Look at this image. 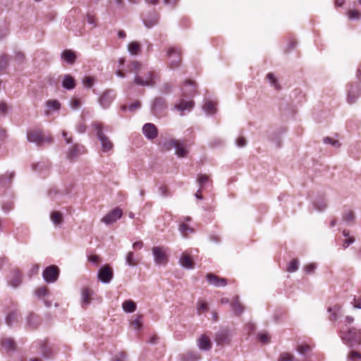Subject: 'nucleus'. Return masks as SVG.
<instances>
[{"label":"nucleus","mask_w":361,"mask_h":361,"mask_svg":"<svg viewBox=\"0 0 361 361\" xmlns=\"http://www.w3.org/2000/svg\"><path fill=\"white\" fill-rule=\"evenodd\" d=\"M340 337L350 348L361 345V329L356 327L344 328L340 331Z\"/></svg>","instance_id":"nucleus-1"},{"label":"nucleus","mask_w":361,"mask_h":361,"mask_svg":"<svg viewBox=\"0 0 361 361\" xmlns=\"http://www.w3.org/2000/svg\"><path fill=\"white\" fill-rule=\"evenodd\" d=\"M92 126L96 132L97 138L101 142L102 151L104 152H108L109 151L111 150L114 147V144L109 140V138L104 134V124L102 123L95 122L93 123Z\"/></svg>","instance_id":"nucleus-2"},{"label":"nucleus","mask_w":361,"mask_h":361,"mask_svg":"<svg viewBox=\"0 0 361 361\" xmlns=\"http://www.w3.org/2000/svg\"><path fill=\"white\" fill-rule=\"evenodd\" d=\"M27 138L29 142L36 143L38 146H41L44 143L51 144L52 142V138L50 136H45L39 130L27 132Z\"/></svg>","instance_id":"nucleus-3"},{"label":"nucleus","mask_w":361,"mask_h":361,"mask_svg":"<svg viewBox=\"0 0 361 361\" xmlns=\"http://www.w3.org/2000/svg\"><path fill=\"white\" fill-rule=\"evenodd\" d=\"M167 109L166 100L162 97H157L152 102L151 112L156 117H161L164 115Z\"/></svg>","instance_id":"nucleus-4"},{"label":"nucleus","mask_w":361,"mask_h":361,"mask_svg":"<svg viewBox=\"0 0 361 361\" xmlns=\"http://www.w3.org/2000/svg\"><path fill=\"white\" fill-rule=\"evenodd\" d=\"M231 338V331L228 328H222L216 333L214 341L217 345L224 346L230 344Z\"/></svg>","instance_id":"nucleus-5"},{"label":"nucleus","mask_w":361,"mask_h":361,"mask_svg":"<svg viewBox=\"0 0 361 361\" xmlns=\"http://www.w3.org/2000/svg\"><path fill=\"white\" fill-rule=\"evenodd\" d=\"M348 97L349 104H353L361 96V85L357 82L348 83L347 85Z\"/></svg>","instance_id":"nucleus-6"},{"label":"nucleus","mask_w":361,"mask_h":361,"mask_svg":"<svg viewBox=\"0 0 361 361\" xmlns=\"http://www.w3.org/2000/svg\"><path fill=\"white\" fill-rule=\"evenodd\" d=\"M197 92L196 83L190 80H185L181 87L180 97L188 99H192Z\"/></svg>","instance_id":"nucleus-7"},{"label":"nucleus","mask_w":361,"mask_h":361,"mask_svg":"<svg viewBox=\"0 0 361 361\" xmlns=\"http://www.w3.org/2000/svg\"><path fill=\"white\" fill-rule=\"evenodd\" d=\"M59 267L55 265L47 267L42 272L43 279L48 283H54L59 278Z\"/></svg>","instance_id":"nucleus-8"},{"label":"nucleus","mask_w":361,"mask_h":361,"mask_svg":"<svg viewBox=\"0 0 361 361\" xmlns=\"http://www.w3.org/2000/svg\"><path fill=\"white\" fill-rule=\"evenodd\" d=\"M195 103L192 99H188L180 97L178 102L174 104V109L178 111L180 116H183L185 114V111H191Z\"/></svg>","instance_id":"nucleus-9"},{"label":"nucleus","mask_w":361,"mask_h":361,"mask_svg":"<svg viewBox=\"0 0 361 361\" xmlns=\"http://www.w3.org/2000/svg\"><path fill=\"white\" fill-rule=\"evenodd\" d=\"M116 96V94L114 90L108 89L99 97L98 102L103 109H106L111 106Z\"/></svg>","instance_id":"nucleus-10"},{"label":"nucleus","mask_w":361,"mask_h":361,"mask_svg":"<svg viewBox=\"0 0 361 361\" xmlns=\"http://www.w3.org/2000/svg\"><path fill=\"white\" fill-rule=\"evenodd\" d=\"M167 56L170 59L169 67L171 69L178 68L181 62V56L180 52L174 47H171L167 51Z\"/></svg>","instance_id":"nucleus-11"},{"label":"nucleus","mask_w":361,"mask_h":361,"mask_svg":"<svg viewBox=\"0 0 361 361\" xmlns=\"http://www.w3.org/2000/svg\"><path fill=\"white\" fill-rule=\"evenodd\" d=\"M152 251L155 264L158 265H166L167 264L168 257L163 247H153Z\"/></svg>","instance_id":"nucleus-12"},{"label":"nucleus","mask_w":361,"mask_h":361,"mask_svg":"<svg viewBox=\"0 0 361 361\" xmlns=\"http://www.w3.org/2000/svg\"><path fill=\"white\" fill-rule=\"evenodd\" d=\"M113 276V269L106 264L102 266L97 273L98 279L104 283H109L112 280Z\"/></svg>","instance_id":"nucleus-13"},{"label":"nucleus","mask_w":361,"mask_h":361,"mask_svg":"<svg viewBox=\"0 0 361 361\" xmlns=\"http://www.w3.org/2000/svg\"><path fill=\"white\" fill-rule=\"evenodd\" d=\"M141 18L145 26L147 28L150 29L158 24L159 20V15L154 11L148 13L145 16L142 15Z\"/></svg>","instance_id":"nucleus-14"},{"label":"nucleus","mask_w":361,"mask_h":361,"mask_svg":"<svg viewBox=\"0 0 361 361\" xmlns=\"http://www.w3.org/2000/svg\"><path fill=\"white\" fill-rule=\"evenodd\" d=\"M33 347L39 348L42 355L47 359L53 357V351L49 346L47 340H38L33 343Z\"/></svg>","instance_id":"nucleus-15"},{"label":"nucleus","mask_w":361,"mask_h":361,"mask_svg":"<svg viewBox=\"0 0 361 361\" xmlns=\"http://www.w3.org/2000/svg\"><path fill=\"white\" fill-rule=\"evenodd\" d=\"M123 215V211L121 209L116 207L106 214L102 219V222L109 225L118 219H121Z\"/></svg>","instance_id":"nucleus-16"},{"label":"nucleus","mask_w":361,"mask_h":361,"mask_svg":"<svg viewBox=\"0 0 361 361\" xmlns=\"http://www.w3.org/2000/svg\"><path fill=\"white\" fill-rule=\"evenodd\" d=\"M142 133L148 140H154L158 136V130L152 123H147L142 127Z\"/></svg>","instance_id":"nucleus-17"},{"label":"nucleus","mask_w":361,"mask_h":361,"mask_svg":"<svg viewBox=\"0 0 361 361\" xmlns=\"http://www.w3.org/2000/svg\"><path fill=\"white\" fill-rule=\"evenodd\" d=\"M207 281L211 285L216 287H224L227 285V280L225 278H221L214 274L209 273L206 276Z\"/></svg>","instance_id":"nucleus-18"},{"label":"nucleus","mask_w":361,"mask_h":361,"mask_svg":"<svg viewBox=\"0 0 361 361\" xmlns=\"http://www.w3.org/2000/svg\"><path fill=\"white\" fill-rule=\"evenodd\" d=\"M145 78V80H143L141 77L136 75L134 82L142 86H153L154 85V74L152 71L148 72Z\"/></svg>","instance_id":"nucleus-19"},{"label":"nucleus","mask_w":361,"mask_h":361,"mask_svg":"<svg viewBox=\"0 0 361 361\" xmlns=\"http://www.w3.org/2000/svg\"><path fill=\"white\" fill-rule=\"evenodd\" d=\"M84 146L79 144H75L69 149V152L67 153L66 157L71 161H73L78 156H80L81 154L84 152Z\"/></svg>","instance_id":"nucleus-20"},{"label":"nucleus","mask_w":361,"mask_h":361,"mask_svg":"<svg viewBox=\"0 0 361 361\" xmlns=\"http://www.w3.org/2000/svg\"><path fill=\"white\" fill-rule=\"evenodd\" d=\"M50 168V163L48 160H42L32 164V170L41 174H46Z\"/></svg>","instance_id":"nucleus-21"},{"label":"nucleus","mask_w":361,"mask_h":361,"mask_svg":"<svg viewBox=\"0 0 361 361\" xmlns=\"http://www.w3.org/2000/svg\"><path fill=\"white\" fill-rule=\"evenodd\" d=\"M61 85L65 90H73L76 85L75 80L72 75L69 74L63 75Z\"/></svg>","instance_id":"nucleus-22"},{"label":"nucleus","mask_w":361,"mask_h":361,"mask_svg":"<svg viewBox=\"0 0 361 361\" xmlns=\"http://www.w3.org/2000/svg\"><path fill=\"white\" fill-rule=\"evenodd\" d=\"M40 323L39 317L34 313H30L27 317V326L31 329H37Z\"/></svg>","instance_id":"nucleus-23"},{"label":"nucleus","mask_w":361,"mask_h":361,"mask_svg":"<svg viewBox=\"0 0 361 361\" xmlns=\"http://www.w3.org/2000/svg\"><path fill=\"white\" fill-rule=\"evenodd\" d=\"M197 346L201 350L208 351L212 348V343L209 337L202 335L197 341Z\"/></svg>","instance_id":"nucleus-24"},{"label":"nucleus","mask_w":361,"mask_h":361,"mask_svg":"<svg viewBox=\"0 0 361 361\" xmlns=\"http://www.w3.org/2000/svg\"><path fill=\"white\" fill-rule=\"evenodd\" d=\"M231 308L236 316H240L244 312V307L240 303L238 296H235L231 304Z\"/></svg>","instance_id":"nucleus-25"},{"label":"nucleus","mask_w":361,"mask_h":361,"mask_svg":"<svg viewBox=\"0 0 361 361\" xmlns=\"http://www.w3.org/2000/svg\"><path fill=\"white\" fill-rule=\"evenodd\" d=\"M61 59L68 64H73L76 60L75 53L71 49H65L61 54Z\"/></svg>","instance_id":"nucleus-26"},{"label":"nucleus","mask_w":361,"mask_h":361,"mask_svg":"<svg viewBox=\"0 0 361 361\" xmlns=\"http://www.w3.org/2000/svg\"><path fill=\"white\" fill-rule=\"evenodd\" d=\"M22 282V274L18 270H13L12 272V277L9 281V284L16 288L20 285Z\"/></svg>","instance_id":"nucleus-27"},{"label":"nucleus","mask_w":361,"mask_h":361,"mask_svg":"<svg viewBox=\"0 0 361 361\" xmlns=\"http://www.w3.org/2000/svg\"><path fill=\"white\" fill-rule=\"evenodd\" d=\"M92 291L87 288H84L81 290V298H82V306L83 307H86L91 302V295Z\"/></svg>","instance_id":"nucleus-28"},{"label":"nucleus","mask_w":361,"mask_h":361,"mask_svg":"<svg viewBox=\"0 0 361 361\" xmlns=\"http://www.w3.org/2000/svg\"><path fill=\"white\" fill-rule=\"evenodd\" d=\"M10 56L4 54L0 56V75L6 73V70L9 66Z\"/></svg>","instance_id":"nucleus-29"},{"label":"nucleus","mask_w":361,"mask_h":361,"mask_svg":"<svg viewBox=\"0 0 361 361\" xmlns=\"http://www.w3.org/2000/svg\"><path fill=\"white\" fill-rule=\"evenodd\" d=\"M182 361H198L200 359V355L197 352L188 351L180 355Z\"/></svg>","instance_id":"nucleus-30"},{"label":"nucleus","mask_w":361,"mask_h":361,"mask_svg":"<svg viewBox=\"0 0 361 361\" xmlns=\"http://www.w3.org/2000/svg\"><path fill=\"white\" fill-rule=\"evenodd\" d=\"M176 154L179 157H185L188 154V150L185 147V142L178 140V144L175 145Z\"/></svg>","instance_id":"nucleus-31"},{"label":"nucleus","mask_w":361,"mask_h":361,"mask_svg":"<svg viewBox=\"0 0 361 361\" xmlns=\"http://www.w3.org/2000/svg\"><path fill=\"white\" fill-rule=\"evenodd\" d=\"M180 265L186 269H192L194 268V263L190 257L186 255H182L180 258Z\"/></svg>","instance_id":"nucleus-32"},{"label":"nucleus","mask_w":361,"mask_h":361,"mask_svg":"<svg viewBox=\"0 0 361 361\" xmlns=\"http://www.w3.org/2000/svg\"><path fill=\"white\" fill-rule=\"evenodd\" d=\"M122 307L124 312L131 313L136 310V303L131 300H125L122 304Z\"/></svg>","instance_id":"nucleus-33"},{"label":"nucleus","mask_w":361,"mask_h":361,"mask_svg":"<svg viewBox=\"0 0 361 361\" xmlns=\"http://www.w3.org/2000/svg\"><path fill=\"white\" fill-rule=\"evenodd\" d=\"M50 219L55 226H61L63 221V214L60 212L54 211L50 214Z\"/></svg>","instance_id":"nucleus-34"},{"label":"nucleus","mask_w":361,"mask_h":361,"mask_svg":"<svg viewBox=\"0 0 361 361\" xmlns=\"http://www.w3.org/2000/svg\"><path fill=\"white\" fill-rule=\"evenodd\" d=\"M13 60L17 66H21L26 61V57L23 52L20 51H15Z\"/></svg>","instance_id":"nucleus-35"},{"label":"nucleus","mask_w":361,"mask_h":361,"mask_svg":"<svg viewBox=\"0 0 361 361\" xmlns=\"http://www.w3.org/2000/svg\"><path fill=\"white\" fill-rule=\"evenodd\" d=\"M18 319V312L17 310L11 311L6 317V324L11 326L13 323L17 322Z\"/></svg>","instance_id":"nucleus-36"},{"label":"nucleus","mask_w":361,"mask_h":361,"mask_svg":"<svg viewBox=\"0 0 361 361\" xmlns=\"http://www.w3.org/2000/svg\"><path fill=\"white\" fill-rule=\"evenodd\" d=\"M128 50L131 55H137L141 51L140 44L137 42H132L128 45Z\"/></svg>","instance_id":"nucleus-37"},{"label":"nucleus","mask_w":361,"mask_h":361,"mask_svg":"<svg viewBox=\"0 0 361 361\" xmlns=\"http://www.w3.org/2000/svg\"><path fill=\"white\" fill-rule=\"evenodd\" d=\"M174 85L173 83L166 82L162 84L160 87V93L162 94H169L173 92Z\"/></svg>","instance_id":"nucleus-38"},{"label":"nucleus","mask_w":361,"mask_h":361,"mask_svg":"<svg viewBox=\"0 0 361 361\" xmlns=\"http://www.w3.org/2000/svg\"><path fill=\"white\" fill-rule=\"evenodd\" d=\"M341 306L334 305V307H329L328 312L331 313V316L329 317V319L332 322H334L338 317V313L341 310Z\"/></svg>","instance_id":"nucleus-39"},{"label":"nucleus","mask_w":361,"mask_h":361,"mask_svg":"<svg viewBox=\"0 0 361 361\" xmlns=\"http://www.w3.org/2000/svg\"><path fill=\"white\" fill-rule=\"evenodd\" d=\"M203 109L207 114H214L216 112L214 104L210 100L205 102Z\"/></svg>","instance_id":"nucleus-40"},{"label":"nucleus","mask_w":361,"mask_h":361,"mask_svg":"<svg viewBox=\"0 0 361 361\" xmlns=\"http://www.w3.org/2000/svg\"><path fill=\"white\" fill-rule=\"evenodd\" d=\"M2 345L6 350H15L16 348V343L13 338H6L2 341Z\"/></svg>","instance_id":"nucleus-41"},{"label":"nucleus","mask_w":361,"mask_h":361,"mask_svg":"<svg viewBox=\"0 0 361 361\" xmlns=\"http://www.w3.org/2000/svg\"><path fill=\"white\" fill-rule=\"evenodd\" d=\"M126 262L130 267H135L137 264V261L134 257L133 252H128L126 257Z\"/></svg>","instance_id":"nucleus-42"},{"label":"nucleus","mask_w":361,"mask_h":361,"mask_svg":"<svg viewBox=\"0 0 361 361\" xmlns=\"http://www.w3.org/2000/svg\"><path fill=\"white\" fill-rule=\"evenodd\" d=\"M267 78L269 81L271 86L277 90L280 89V85H279L277 79L273 73H269L267 75Z\"/></svg>","instance_id":"nucleus-43"},{"label":"nucleus","mask_w":361,"mask_h":361,"mask_svg":"<svg viewBox=\"0 0 361 361\" xmlns=\"http://www.w3.org/2000/svg\"><path fill=\"white\" fill-rule=\"evenodd\" d=\"M35 293L38 298H42L49 294V290L46 286H41L35 290Z\"/></svg>","instance_id":"nucleus-44"},{"label":"nucleus","mask_w":361,"mask_h":361,"mask_svg":"<svg viewBox=\"0 0 361 361\" xmlns=\"http://www.w3.org/2000/svg\"><path fill=\"white\" fill-rule=\"evenodd\" d=\"M47 106L49 109L57 111L60 109L61 104L59 101L52 99L47 102Z\"/></svg>","instance_id":"nucleus-45"},{"label":"nucleus","mask_w":361,"mask_h":361,"mask_svg":"<svg viewBox=\"0 0 361 361\" xmlns=\"http://www.w3.org/2000/svg\"><path fill=\"white\" fill-rule=\"evenodd\" d=\"M323 142L325 144L331 145L332 147H334L335 148H338L341 146V144L338 142V140H335V139H334L332 137H324Z\"/></svg>","instance_id":"nucleus-46"},{"label":"nucleus","mask_w":361,"mask_h":361,"mask_svg":"<svg viewBox=\"0 0 361 361\" xmlns=\"http://www.w3.org/2000/svg\"><path fill=\"white\" fill-rule=\"evenodd\" d=\"M299 261L298 259H293L288 264L286 270L288 272H295L298 269Z\"/></svg>","instance_id":"nucleus-47"},{"label":"nucleus","mask_w":361,"mask_h":361,"mask_svg":"<svg viewBox=\"0 0 361 361\" xmlns=\"http://www.w3.org/2000/svg\"><path fill=\"white\" fill-rule=\"evenodd\" d=\"M95 82V78L92 76H86L82 79V84L86 88H91Z\"/></svg>","instance_id":"nucleus-48"},{"label":"nucleus","mask_w":361,"mask_h":361,"mask_svg":"<svg viewBox=\"0 0 361 361\" xmlns=\"http://www.w3.org/2000/svg\"><path fill=\"white\" fill-rule=\"evenodd\" d=\"M179 231L183 236H187L188 232L192 233L194 230L186 224H180Z\"/></svg>","instance_id":"nucleus-49"},{"label":"nucleus","mask_w":361,"mask_h":361,"mask_svg":"<svg viewBox=\"0 0 361 361\" xmlns=\"http://www.w3.org/2000/svg\"><path fill=\"white\" fill-rule=\"evenodd\" d=\"M15 177L16 173L14 171H6L0 176V180H11L12 179L15 178Z\"/></svg>","instance_id":"nucleus-50"},{"label":"nucleus","mask_w":361,"mask_h":361,"mask_svg":"<svg viewBox=\"0 0 361 361\" xmlns=\"http://www.w3.org/2000/svg\"><path fill=\"white\" fill-rule=\"evenodd\" d=\"M355 214L353 211H349L343 214V220L347 224L353 223L355 221Z\"/></svg>","instance_id":"nucleus-51"},{"label":"nucleus","mask_w":361,"mask_h":361,"mask_svg":"<svg viewBox=\"0 0 361 361\" xmlns=\"http://www.w3.org/2000/svg\"><path fill=\"white\" fill-rule=\"evenodd\" d=\"M297 350L301 355L305 357L306 354L311 350V348L307 344H302L298 346Z\"/></svg>","instance_id":"nucleus-52"},{"label":"nucleus","mask_w":361,"mask_h":361,"mask_svg":"<svg viewBox=\"0 0 361 361\" xmlns=\"http://www.w3.org/2000/svg\"><path fill=\"white\" fill-rule=\"evenodd\" d=\"M178 144V140L170 139L166 140L163 143V147L166 150H170L172 148H174L175 145Z\"/></svg>","instance_id":"nucleus-53"},{"label":"nucleus","mask_w":361,"mask_h":361,"mask_svg":"<svg viewBox=\"0 0 361 361\" xmlns=\"http://www.w3.org/2000/svg\"><path fill=\"white\" fill-rule=\"evenodd\" d=\"M142 319V315L139 314V315H137L136 318L132 322V324L134 326V328L138 331L140 330L142 327V321H141Z\"/></svg>","instance_id":"nucleus-54"},{"label":"nucleus","mask_w":361,"mask_h":361,"mask_svg":"<svg viewBox=\"0 0 361 361\" xmlns=\"http://www.w3.org/2000/svg\"><path fill=\"white\" fill-rule=\"evenodd\" d=\"M199 183V190L195 193V197L198 200H202L203 197L201 192L204 190V188L209 182H198Z\"/></svg>","instance_id":"nucleus-55"},{"label":"nucleus","mask_w":361,"mask_h":361,"mask_svg":"<svg viewBox=\"0 0 361 361\" xmlns=\"http://www.w3.org/2000/svg\"><path fill=\"white\" fill-rule=\"evenodd\" d=\"M142 64L138 61H133L129 66L130 71H133L137 75L138 71L140 69Z\"/></svg>","instance_id":"nucleus-56"},{"label":"nucleus","mask_w":361,"mask_h":361,"mask_svg":"<svg viewBox=\"0 0 361 361\" xmlns=\"http://www.w3.org/2000/svg\"><path fill=\"white\" fill-rule=\"evenodd\" d=\"M348 359L350 361L361 360V353L355 350L350 351L348 354Z\"/></svg>","instance_id":"nucleus-57"},{"label":"nucleus","mask_w":361,"mask_h":361,"mask_svg":"<svg viewBox=\"0 0 361 361\" xmlns=\"http://www.w3.org/2000/svg\"><path fill=\"white\" fill-rule=\"evenodd\" d=\"M314 206L318 211H324L326 207V203L324 200H318L314 203Z\"/></svg>","instance_id":"nucleus-58"},{"label":"nucleus","mask_w":361,"mask_h":361,"mask_svg":"<svg viewBox=\"0 0 361 361\" xmlns=\"http://www.w3.org/2000/svg\"><path fill=\"white\" fill-rule=\"evenodd\" d=\"M8 111V107L7 104L4 101L1 102H0V114L2 115L3 116H5L7 114Z\"/></svg>","instance_id":"nucleus-59"},{"label":"nucleus","mask_w":361,"mask_h":361,"mask_svg":"<svg viewBox=\"0 0 361 361\" xmlns=\"http://www.w3.org/2000/svg\"><path fill=\"white\" fill-rule=\"evenodd\" d=\"M235 144L239 147H244L247 145V140L244 137H239L236 139Z\"/></svg>","instance_id":"nucleus-60"},{"label":"nucleus","mask_w":361,"mask_h":361,"mask_svg":"<svg viewBox=\"0 0 361 361\" xmlns=\"http://www.w3.org/2000/svg\"><path fill=\"white\" fill-rule=\"evenodd\" d=\"M360 16V12L357 10H350L348 13V17L350 19H357L359 18Z\"/></svg>","instance_id":"nucleus-61"},{"label":"nucleus","mask_w":361,"mask_h":361,"mask_svg":"<svg viewBox=\"0 0 361 361\" xmlns=\"http://www.w3.org/2000/svg\"><path fill=\"white\" fill-rule=\"evenodd\" d=\"M140 106H141L140 102L137 100L128 106V110L130 111H134L135 110L139 109L140 108Z\"/></svg>","instance_id":"nucleus-62"},{"label":"nucleus","mask_w":361,"mask_h":361,"mask_svg":"<svg viewBox=\"0 0 361 361\" xmlns=\"http://www.w3.org/2000/svg\"><path fill=\"white\" fill-rule=\"evenodd\" d=\"M316 269V265L314 264H310L305 267V271L307 274H312Z\"/></svg>","instance_id":"nucleus-63"},{"label":"nucleus","mask_w":361,"mask_h":361,"mask_svg":"<svg viewBox=\"0 0 361 361\" xmlns=\"http://www.w3.org/2000/svg\"><path fill=\"white\" fill-rule=\"evenodd\" d=\"M197 310L200 312L205 311L207 309V304L205 302L200 301L197 306Z\"/></svg>","instance_id":"nucleus-64"}]
</instances>
